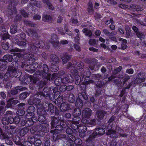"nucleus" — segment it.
Listing matches in <instances>:
<instances>
[{"label":"nucleus","mask_w":146,"mask_h":146,"mask_svg":"<svg viewBox=\"0 0 146 146\" xmlns=\"http://www.w3.org/2000/svg\"><path fill=\"white\" fill-rule=\"evenodd\" d=\"M42 94V93H37L33 97H31L29 99L28 102L30 105H34L37 108V110L44 108L47 111L46 109V106H47V107H47L48 104L49 106V104H50V103L49 104L47 102L44 101L42 102V104L40 103L41 100L43 98L41 96Z\"/></svg>","instance_id":"1"},{"label":"nucleus","mask_w":146,"mask_h":146,"mask_svg":"<svg viewBox=\"0 0 146 146\" xmlns=\"http://www.w3.org/2000/svg\"><path fill=\"white\" fill-rule=\"evenodd\" d=\"M25 56L27 57V60L29 61V64L30 65L29 69H25V71L31 73H33L35 70L38 68L40 69L41 68L42 66V64H38L37 62H35V59L34 58V55L31 54H26Z\"/></svg>","instance_id":"2"},{"label":"nucleus","mask_w":146,"mask_h":146,"mask_svg":"<svg viewBox=\"0 0 146 146\" xmlns=\"http://www.w3.org/2000/svg\"><path fill=\"white\" fill-rule=\"evenodd\" d=\"M9 50L14 55L12 56V55L9 54H6L3 56V58H0V61H2L5 63L11 62L17 57H20L21 55V54L17 52H21V50L17 48H12Z\"/></svg>","instance_id":"3"},{"label":"nucleus","mask_w":146,"mask_h":146,"mask_svg":"<svg viewBox=\"0 0 146 146\" xmlns=\"http://www.w3.org/2000/svg\"><path fill=\"white\" fill-rule=\"evenodd\" d=\"M107 128V126L106 125L103 126V128L100 127L95 129V131H93V133L90 135L88 138L86 140V142L88 144H90L89 146L87 145V146H94L92 144V141L94 138L98 135H102L105 134V131L104 129Z\"/></svg>","instance_id":"4"},{"label":"nucleus","mask_w":146,"mask_h":146,"mask_svg":"<svg viewBox=\"0 0 146 146\" xmlns=\"http://www.w3.org/2000/svg\"><path fill=\"white\" fill-rule=\"evenodd\" d=\"M42 66V70L36 71L34 75L36 77L40 76L43 79H45L48 81H50L51 74L48 73L49 69L48 65L46 64H44Z\"/></svg>","instance_id":"5"},{"label":"nucleus","mask_w":146,"mask_h":146,"mask_svg":"<svg viewBox=\"0 0 146 146\" xmlns=\"http://www.w3.org/2000/svg\"><path fill=\"white\" fill-rule=\"evenodd\" d=\"M48 105V107H47V106L46 108L48 113L50 115L54 113L55 116L57 118L58 122L64 121V116L60 114V111L58 108L56 107H54L52 103H50L49 107Z\"/></svg>","instance_id":"6"},{"label":"nucleus","mask_w":146,"mask_h":146,"mask_svg":"<svg viewBox=\"0 0 146 146\" xmlns=\"http://www.w3.org/2000/svg\"><path fill=\"white\" fill-rule=\"evenodd\" d=\"M23 56V54H21V56L16 57L13 60V61L12 62L11 66L9 67L8 70L10 71V73L13 74L14 75L15 74V76L17 75V73L18 71L17 69L19 65V62L20 61Z\"/></svg>","instance_id":"7"},{"label":"nucleus","mask_w":146,"mask_h":146,"mask_svg":"<svg viewBox=\"0 0 146 146\" xmlns=\"http://www.w3.org/2000/svg\"><path fill=\"white\" fill-rule=\"evenodd\" d=\"M44 44L42 41H36L33 44H31L29 47V51L34 54H37L38 52V48H41L44 46Z\"/></svg>","instance_id":"8"},{"label":"nucleus","mask_w":146,"mask_h":146,"mask_svg":"<svg viewBox=\"0 0 146 146\" xmlns=\"http://www.w3.org/2000/svg\"><path fill=\"white\" fill-rule=\"evenodd\" d=\"M53 92H55V93L54 94L52 98H51L50 99L53 101L55 103L56 102L57 104L60 105L63 102V100H64L63 94L62 96H60V92L58 91V88L56 87L54 88Z\"/></svg>","instance_id":"9"},{"label":"nucleus","mask_w":146,"mask_h":146,"mask_svg":"<svg viewBox=\"0 0 146 146\" xmlns=\"http://www.w3.org/2000/svg\"><path fill=\"white\" fill-rule=\"evenodd\" d=\"M13 117L9 116V117H2L1 123L3 125V127L6 130H9L10 129H12L11 126L9 125V123H13Z\"/></svg>","instance_id":"10"},{"label":"nucleus","mask_w":146,"mask_h":146,"mask_svg":"<svg viewBox=\"0 0 146 146\" xmlns=\"http://www.w3.org/2000/svg\"><path fill=\"white\" fill-rule=\"evenodd\" d=\"M55 87L53 86H51L49 88L47 87H44L43 90L42 92H39L38 93H42V95H41V96L43 98L45 97H48L50 99L51 98H52L53 97V95L55 92L54 91V90Z\"/></svg>","instance_id":"11"},{"label":"nucleus","mask_w":146,"mask_h":146,"mask_svg":"<svg viewBox=\"0 0 146 146\" xmlns=\"http://www.w3.org/2000/svg\"><path fill=\"white\" fill-rule=\"evenodd\" d=\"M45 109L44 108L37 110V112L39 115L37 118L38 120L40 122H44L46 120L47 113Z\"/></svg>","instance_id":"12"},{"label":"nucleus","mask_w":146,"mask_h":146,"mask_svg":"<svg viewBox=\"0 0 146 146\" xmlns=\"http://www.w3.org/2000/svg\"><path fill=\"white\" fill-rule=\"evenodd\" d=\"M94 77L95 79V81L98 82L96 85V86L98 88H100L103 87L107 83V82H104V81H101V79L102 78V77L101 75L99 74H94Z\"/></svg>","instance_id":"13"},{"label":"nucleus","mask_w":146,"mask_h":146,"mask_svg":"<svg viewBox=\"0 0 146 146\" xmlns=\"http://www.w3.org/2000/svg\"><path fill=\"white\" fill-rule=\"evenodd\" d=\"M84 61L86 64L89 65V68L91 70H93L94 69L98 62V60L96 59L89 58L85 59Z\"/></svg>","instance_id":"14"},{"label":"nucleus","mask_w":146,"mask_h":146,"mask_svg":"<svg viewBox=\"0 0 146 146\" xmlns=\"http://www.w3.org/2000/svg\"><path fill=\"white\" fill-rule=\"evenodd\" d=\"M145 80L144 73L141 72L137 74L136 78L134 81V83L135 84H139L144 82Z\"/></svg>","instance_id":"15"},{"label":"nucleus","mask_w":146,"mask_h":146,"mask_svg":"<svg viewBox=\"0 0 146 146\" xmlns=\"http://www.w3.org/2000/svg\"><path fill=\"white\" fill-rule=\"evenodd\" d=\"M25 104L24 103H21L17 105V114L18 116H23L25 113Z\"/></svg>","instance_id":"16"},{"label":"nucleus","mask_w":146,"mask_h":146,"mask_svg":"<svg viewBox=\"0 0 146 146\" xmlns=\"http://www.w3.org/2000/svg\"><path fill=\"white\" fill-rule=\"evenodd\" d=\"M64 100L68 101L70 103H74L75 101V97L73 93H66L63 94Z\"/></svg>","instance_id":"17"},{"label":"nucleus","mask_w":146,"mask_h":146,"mask_svg":"<svg viewBox=\"0 0 146 146\" xmlns=\"http://www.w3.org/2000/svg\"><path fill=\"white\" fill-rule=\"evenodd\" d=\"M73 108L74 106L66 102H64L61 104L60 109L62 111L64 112L66 111L71 110Z\"/></svg>","instance_id":"18"},{"label":"nucleus","mask_w":146,"mask_h":146,"mask_svg":"<svg viewBox=\"0 0 146 146\" xmlns=\"http://www.w3.org/2000/svg\"><path fill=\"white\" fill-rule=\"evenodd\" d=\"M26 127H29L33 125L34 123L37 121L38 119L37 117H32L30 116H28V117H26Z\"/></svg>","instance_id":"19"},{"label":"nucleus","mask_w":146,"mask_h":146,"mask_svg":"<svg viewBox=\"0 0 146 146\" xmlns=\"http://www.w3.org/2000/svg\"><path fill=\"white\" fill-rule=\"evenodd\" d=\"M86 126L80 124L78 127V130L80 136L82 138H84L85 136V133L87 130Z\"/></svg>","instance_id":"20"},{"label":"nucleus","mask_w":146,"mask_h":146,"mask_svg":"<svg viewBox=\"0 0 146 146\" xmlns=\"http://www.w3.org/2000/svg\"><path fill=\"white\" fill-rule=\"evenodd\" d=\"M92 111L90 109L86 108L83 110L82 116V117L86 118H89L90 117L92 114Z\"/></svg>","instance_id":"21"},{"label":"nucleus","mask_w":146,"mask_h":146,"mask_svg":"<svg viewBox=\"0 0 146 146\" xmlns=\"http://www.w3.org/2000/svg\"><path fill=\"white\" fill-rule=\"evenodd\" d=\"M35 110V107L33 106H29L27 109V114L25 115L26 117H28V116L32 117L35 116L34 113Z\"/></svg>","instance_id":"22"},{"label":"nucleus","mask_w":146,"mask_h":146,"mask_svg":"<svg viewBox=\"0 0 146 146\" xmlns=\"http://www.w3.org/2000/svg\"><path fill=\"white\" fill-rule=\"evenodd\" d=\"M19 102V101L17 100H14L13 98H10L7 101V104L5 107L7 108H13L16 104Z\"/></svg>","instance_id":"23"},{"label":"nucleus","mask_w":146,"mask_h":146,"mask_svg":"<svg viewBox=\"0 0 146 146\" xmlns=\"http://www.w3.org/2000/svg\"><path fill=\"white\" fill-rule=\"evenodd\" d=\"M73 80L74 79L72 75L70 74H67L62 78V83L65 84L72 83Z\"/></svg>","instance_id":"24"},{"label":"nucleus","mask_w":146,"mask_h":146,"mask_svg":"<svg viewBox=\"0 0 146 146\" xmlns=\"http://www.w3.org/2000/svg\"><path fill=\"white\" fill-rule=\"evenodd\" d=\"M67 127V124L64 121L60 122V124H58L55 127V130L60 131L64 129Z\"/></svg>","instance_id":"25"},{"label":"nucleus","mask_w":146,"mask_h":146,"mask_svg":"<svg viewBox=\"0 0 146 146\" xmlns=\"http://www.w3.org/2000/svg\"><path fill=\"white\" fill-rule=\"evenodd\" d=\"M12 139L15 143L17 145H21L23 141V139H21L19 136L17 135H14L12 137Z\"/></svg>","instance_id":"26"},{"label":"nucleus","mask_w":146,"mask_h":146,"mask_svg":"<svg viewBox=\"0 0 146 146\" xmlns=\"http://www.w3.org/2000/svg\"><path fill=\"white\" fill-rule=\"evenodd\" d=\"M114 128V127H113V129H108V130L107 132V134L109 135L110 137L112 138H116L118 136L117 132L113 130Z\"/></svg>","instance_id":"27"},{"label":"nucleus","mask_w":146,"mask_h":146,"mask_svg":"<svg viewBox=\"0 0 146 146\" xmlns=\"http://www.w3.org/2000/svg\"><path fill=\"white\" fill-rule=\"evenodd\" d=\"M82 78L81 79V81L83 83V84L85 85L89 84L90 83H93L94 82V81L92 80H90V77L88 76H82Z\"/></svg>","instance_id":"28"},{"label":"nucleus","mask_w":146,"mask_h":146,"mask_svg":"<svg viewBox=\"0 0 146 146\" xmlns=\"http://www.w3.org/2000/svg\"><path fill=\"white\" fill-rule=\"evenodd\" d=\"M47 82L45 80H41L37 82L36 84L35 88L40 91L42 90L43 87L46 84Z\"/></svg>","instance_id":"29"},{"label":"nucleus","mask_w":146,"mask_h":146,"mask_svg":"<svg viewBox=\"0 0 146 146\" xmlns=\"http://www.w3.org/2000/svg\"><path fill=\"white\" fill-rule=\"evenodd\" d=\"M1 40H3L4 42H11V40L10 38L11 36L8 32H6L1 34Z\"/></svg>","instance_id":"30"},{"label":"nucleus","mask_w":146,"mask_h":146,"mask_svg":"<svg viewBox=\"0 0 146 146\" xmlns=\"http://www.w3.org/2000/svg\"><path fill=\"white\" fill-rule=\"evenodd\" d=\"M51 127L52 129H54L55 126L58 124H59L58 120L57 119V118L54 115L53 116H51Z\"/></svg>","instance_id":"31"},{"label":"nucleus","mask_w":146,"mask_h":146,"mask_svg":"<svg viewBox=\"0 0 146 146\" xmlns=\"http://www.w3.org/2000/svg\"><path fill=\"white\" fill-rule=\"evenodd\" d=\"M115 117L114 116H112L108 121V125L107 126V129H113L115 127L114 125H113V122L115 119Z\"/></svg>","instance_id":"32"},{"label":"nucleus","mask_w":146,"mask_h":146,"mask_svg":"<svg viewBox=\"0 0 146 146\" xmlns=\"http://www.w3.org/2000/svg\"><path fill=\"white\" fill-rule=\"evenodd\" d=\"M27 32L28 35L31 36L33 37L37 38L38 35L36 31L33 29H29L27 31Z\"/></svg>","instance_id":"33"},{"label":"nucleus","mask_w":146,"mask_h":146,"mask_svg":"<svg viewBox=\"0 0 146 146\" xmlns=\"http://www.w3.org/2000/svg\"><path fill=\"white\" fill-rule=\"evenodd\" d=\"M43 3L46 4L48 9L50 11H53L55 9L54 7L49 0H42Z\"/></svg>","instance_id":"34"},{"label":"nucleus","mask_w":146,"mask_h":146,"mask_svg":"<svg viewBox=\"0 0 146 146\" xmlns=\"http://www.w3.org/2000/svg\"><path fill=\"white\" fill-rule=\"evenodd\" d=\"M71 57V55H68L67 54H63L61 57L62 64H64L67 63L70 59Z\"/></svg>","instance_id":"35"},{"label":"nucleus","mask_w":146,"mask_h":146,"mask_svg":"<svg viewBox=\"0 0 146 146\" xmlns=\"http://www.w3.org/2000/svg\"><path fill=\"white\" fill-rule=\"evenodd\" d=\"M66 129V133L68 134V136L69 137H71V138H72L74 140L75 139V137L73 135L74 131L72 129V128L69 127H67Z\"/></svg>","instance_id":"36"},{"label":"nucleus","mask_w":146,"mask_h":146,"mask_svg":"<svg viewBox=\"0 0 146 146\" xmlns=\"http://www.w3.org/2000/svg\"><path fill=\"white\" fill-rule=\"evenodd\" d=\"M106 114V112L103 110L98 111L96 112L97 117L100 120L103 119Z\"/></svg>","instance_id":"37"},{"label":"nucleus","mask_w":146,"mask_h":146,"mask_svg":"<svg viewBox=\"0 0 146 146\" xmlns=\"http://www.w3.org/2000/svg\"><path fill=\"white\" fill-rule=\"evenodd\" d=\"M14 75L13 74L10 73L9 70H8L6 73L5 74L4 76H3V78L5 80H8L7 79L9 77H17V75Z\"/></svg>","instance_id":"38"},{"label":"nucleus","mask_w":146,"mask_h":146,"mask_svg":"<svg viewBox=\"0 0 146 146\" xmlns=\"http://www.w3.org/2000/svg\"><path fill=\"white\" fill-rule=\"evenodd\" d=\"M5 105V100H1L0 101V115H3L5 111V110L4 108Z\"/></svg>","instance_id":"39"},{"label":"nucleus","mask_w":146,"mask_h":146,"mask_svg":"<svg viewBox=\"0 0 146 146\" xmlns=\"http://www.w3.org/2000/svg\"><path fill=\"white\" fill-rule=\"evenodd\" d=\"M83 104V102L81 98H77L75 102V106L78 108H82Z\"/></svg>","instance_id":"40"},{"label":"nucleus","mask_w":146,"mask_h":146,"mask_svg":"<svg viewBox=\"0 0 146 146\" xmlns=\"http://www.w3.org/2000/svg\"><path fill=\"white\" fill-rule=\"evenodd\" d=\"M56 132V131L54 130L50 131V133H52V138L53 140L54 141H56V140H58L60 139L58 136V132L57 133Z\"/></svg>","instance_id":"41"},{"label":"nucleus","mask_w":146,"mask_h":146,"mask_svg":"<svg viewBox=\"0 0 146 146\" xmlns=\"http://www.w3.org/2000/svg\"><path fill=\"white\" fill-rule=\"evenodd\" d=\"M80 98L83 99L84 100H87L88 99V95H87L86 92L81 91L78 94V97Z\"/></svg>","instance_id":"42"},{"label":"nucleus","mask_w":146,"mask_h":146,"mask_svg":"<svg viewBox=\"0 0 146 146\" xmlns=\"http://www.w3.org/2000/svg\"><path fill=\"white\" fill-rule=\"evenodd\" d=\"M30 94V92L28 91L27 92H25L21 93L19 96V99L21 100H23L26 99L28 96H29Z\"/></svg>","instance_id":"43"},{"label":"nucleus","mask_w":146,"mask_h":146,"mask_svg":"<svg viewBox=\"0 0 146 146\" xmlns=\"http://www.w3.org/2000/svg\"><path fill=\"white\" fill-rule=\"evenodd\" d=\"M17 31V25L16 24H12L10 27V32L11 34L16 33Z\"/></svg>","instance_id":"44"},{"label":"nucleus","mask_w":146,"mask_h":146,"mask_svg":"<svg viewBox=\"0 0 146 146\" xmlns=\"http://www.w3.org/2000/svg\"><path fill=\"white\" fill-rule=\"evenodd\" d=\"M29 129L26 127H24L21 129L19 133L20 135L22 138L29 131Z\"/></svg>","instance_id":"45"},{"label":"nucleus","mask_w":146,"mask_h":146,"mask_svg":"<svg viewBox=\"0 0 146 146\" xmlns=\"http://www.w3.org/2000/svg\"><path fill=\"white\" fill-rule=\"evenodd\" d=\"M83 73L81 74V76H88V77L90 76L91 72L88 68L87 67L83 69Z\"/></svg>","instance_id":"46"},{"label":"nucleus","mask_w":146,"mask_h":146,"mask_svg":"<svg viewBox=\"0 0 146 146\" xmlns=\"http://www.w3.org/2000/svg\"><path fill=\"white\" fill-rule=\"evenodd\" d=\"M81 109L78 108H75L73 113V116H80L81 114Z\"/></svg>","instance_id":"47"},{"label":"nucleus","mask_w":146,"mask_h":146,"mask_svg":"<svg viewBox=\"0 0 146 146\" xmlns=\"http://www.w3.org/2000/svg\"><path fill=\"white\" fill-rule=\"evenodd\" d=\"M52 19V17L49 15L45 14L42 16V20L44 22H46L51 21Z\"/></svg>","instance_id":"48"},{"label":"nucleus","mask_w":146,"mask_h":146,"mask_svg":"<svg viewBox=\"0 0 146 146\" xmlns=\"http://www.w3.org/2000/svg\"><path fill=\"white\" fill-rule=\"evenodd\" d=\"M59 62V59L57 56L54 55L52 56L51 61V64H57Z\"/></svg>","instance_id":"49"},{"label":"nucleus","mask_w":146,"mask_h":146,"mask_svg":"<svg viewBox=\"0 0 146 146\" xmlns=\"http://www.w3.org/2000/svg\"><path fill=\"white\" fill-rule=\"evenodd\" d=\"M17 76L15 77L16 78H19V80L21 82H25V75L23 76L22 75L21 72L18 71L17 73Z\"/></svg>","instance_id":"50"},{"label":"nucleus","mask_w":146,"mask_h":146,"mask_svg":"<svg viewBox=\"0 0 146 146\" xmlns=\"http://www.w3.org/2000/svg\"><path fill=\"white\" fill-rule=\"evenodd\" d=\"M82 31L83 33H85V35L86 36L90 37L92 36V32L91 30L87 28H84L82 30Z\"/></svg>","instance_id":"51"},{"label":"nucleus","mask_w":146,"mask_h":146,"mask_svg":"<svg viewBox=\"0 0 146 146\" xmlns=\"http://www.w3.org/2000/svg\"><path fill=\"white\" fill-rule=\"evenodd\" d=\"M3 83L5 88L9 89L11 88L12 84L11 82L10 81L4 80H3Z\"/></svg>","instance_id":"52"},{"label":"nucleus","mask_w":146,"mask_h":146,"mask_svg":"<svg viewBox=\"0 0 146 146\" xmlns=\"http://www.w3.org/2000/svg\"><path fill=\"white\" fill-rule=\"evenodd\" d=\"M59 69V67L56 64H51L50 67V70L53 72H56Z\"/></svg>","instance_id":"53"},{"label":"nucleus","mask_w":146,"mask_h":146,"mask_svg":"<svg viewBox=\"0 0 146 146\" xmlns=\"http://www.w3.org/2000/svg\"><path fill=\"white\" fill-rule=\"evenodd\" d=\"M70 70V72L75 77H77V78L80 77V76L78 75V72L77 70L74 67L73 68L71 69Z\"/></svg>","instance_id":"54"},{"label":"nucleus","mask_w":146,"mask_h":146,"mask_svg":"<svg viewBox=\"0 0 146 146\" xmlns=\"http://www.w3.org/2000/svg\"><path fill=\"white\" fill-rule=\"evenodd\" d=\"M10 134L8 132L3 133L2 130V133L0 134V137L2 138L3 139L6 140L9 138Z\"/></svg>","instance_id":"55"},{"label":"nucleus","mask_w":146,"mask_h":146,"mask_svg":"<svg viewBox=\"0 0 146 146\" xmlns=\"http://www.w3.org/2000/svg\"><path fill=\"white\" fill-rule=\"evenodd\" d=\"M51 43L52 44L53 47L55 48H60V44L58 40L57 41H51Z\"/></svg>","instance_id":"56"},{"label":"nucleus","mask_w":146,"mask_h":146,"mask_svg":"<svg viewBox=\"0 0 146 146\" xmlns=\"http://www.w3.org/2000/svg\"><path fill=\"white\" fill-rule=\"evenodd\" d=\"M7 68V65L2 61H0V70L3 71L5 70Z\"/></svg>","instance_id":"57"},{"label":"nucleus","mask_w":146,"mask_h":146,"mask_svg":"<svg viewBox=\"0 0 146 146\" xmlns=\"http://www.w3.org/2000/svg\"><path fill=\"white\" fill-rule=\"evenodd\" d=\"M16 87H15L14 89L11 90L10 92H8V95L9 97H10L11 96L15 95H16L18 93V90H16Z\"/></svg>","instance_id":"58"},{"label":"nucleus","mask_w":146,"mask_h":146,"mask_svg":"<svg viewBox=\"0 0 146 146\" xmlns=\"http://www.w3.org/2000/svg\"><path fill=\"white\" fill-rule=\"evenodd\" d=\"M10 42H5L1 43V46L3 49L7 50L9 48Z\"/></svg>","instance_id":"59"},{"label":"nucleus","mask_w":146,"mask_h":146,"mask_svg":"<svg viewBox=\"0 0 146 146\" xmlns=\"http://www.w3.org/2000/svg\"><path fill=\"white\" fill-rule=\"evenodd\" d=\"M41 130L45 133H47L49 131L48 125L46 124H42L41 125Z\"/></svg>","instance_id":"60"},{"label":"nucleus","mask_w":146,"mask_h":146,"mask_svg":"<svg viewBox=\"0 0 146 146\" xmlns=\"http://www.w3.org/2000/svg\"><path fill=\"white\" fill-rule=\"evenodd\" d=\"M62 82V78L60 77L57 78L54 80V83L57 86L60 85Z\"/></svg>","instance_id":"61"},{"label":"nucleus","mask_w":146,"mask_h":146,"mask_svg":"<svg viewBox=\"0 0 146 146\" xmlns=\"http://www.w3.org/2000/svg\"><path fill=\"white\" fill-rule=\"evenodd\" d=\"M122 69V67L121 66H119L118 67L116 68L112 71L113 74V75H116L117 74H118L119 72H120Z\"/></svg>","instance_id":"62"},{"label":"nucleus","mask_w":146,"mask_h":146,"mask_svg":"<svg viewBox=\"0 0 146 146\" xmlns=\"http://www.w3.org/2000/svg\"><path fill=\"white\" fill-rule=\"evenodd\" d=\"M26 40L25 41H20L18 40L17 42V44L22 48L24 47L26 45Z\"/></svg>","instance_id":"63"},{"label":"nucleus","mask_w":146,"mask_h":146,"mask_svg":"<svg viewBox=\"0 0 146 146\" xmlns=\"http://www.w3.org/2000/svg\"><path fill=\"white\" fill-rule=\"evenodd\" d=\"M79 125V124H78L76 122H72L71 124L70 127L71 128L75 130L77 129H78Z\"/></svg>","instance_id":"64"}]
</instances>
